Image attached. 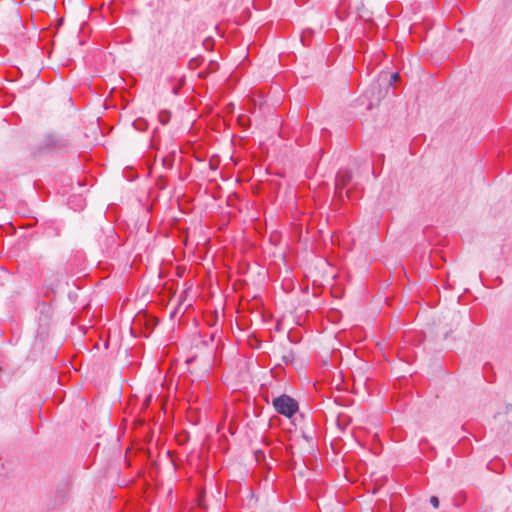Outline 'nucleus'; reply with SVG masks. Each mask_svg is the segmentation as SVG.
Wrapping results in <instances>:
<instances>
[{
	"mask_svg": "<svg viewBox=\"0 0 512 512\" xmlns=\"http://www.w3.org/2000/svg\"><path fill=\"white\" fill-rule=\"evenodd\" d=\"M272 404L279 414L287 418L293 417L299 409L298 402L286 394L274 398Z\"/></svg>",
	"mask_w": 512,
	"mask_h": 512,
	"instance_id": "nucleus-1",
	"label": "nucleus"
},
{
	"mask_svg": "<svg viewBox=\"0 0 512 512\" xmlns=\"http://www.w3.org/2000/svg\"><path fill=\"white\" fill-rule=\"evenodd\" d=\"M67 142L64 138L55 135V134H48L44 137L42 143H41V149L44 150H59L64 147H66Z\"/></svg>",
	"mask_w": 512,
	"mask_h": 512,
	"instance_id": "nucleus-2",
	"label": "nucleus"
},
{
	"mask_svg": "<svg viewBox=\"0 0 512 512\" xmlns=\"http://www.w3.org/2000/svg\"><path fill=\"white\" fill-rule=\"evenodd\" d=\"M352 174L349 170H340L335 179V191L339 197H342V193L347 186V184L351 181Z\"/></svg>",
	"mask_w": 512,
	"mask_h": 512,
	"instance_id": "nucleus-3",
	"label": "nucleus"
},
{
	"mask_svg": "<svg viewBox=\"0 0 512 512\" xmlns=\"http://www.w3.org/2000/svg\"><path fill=\"white\" fill-rule=\"evenodd\" d=\"M61 280L62 275H60L59 273H53L50 280H45L44 285L47 287V289L54 292Z\"/></svg>",
	"mask_w": 512,
	"mask_h": 512,
	"instance_id": "nucleus-4",
	"label": "nucleus"
},
{
	"mask_svg": "<svg viewBox=\"0 0 512 512\" xmlns=\"http://www.w3.org/2000/svg\"><path fill=\"white\" fill-rule=\"evenodd\" d=\"M170 117H171L170 112H168L166 110L159 112V115H158L159 122L163 125H166L170 121Z\"/></svg>",
	"mask_w": 512,
	"mask_h": 512,
	"instance_id": "nucleus-5",
	"label": "nucleus"
},
{
	"mask_svg": "<svg viewBox=\"0 0 512 512\" xmlns=\"http://www.w3.org/2000/svg\"><path fill=\"white\" fill-rule=\"evenodd\" d=\"M162 162H163L164 167H166L167 169H172L173 159L171 156L164 157Z\"/></svg>",
	"mask_w": 512,
	"mask_h": 512,
	"instance_id": "nucleus-6",
	"label": "nucleus"
},
{
	"mask_svg": "<svg viewBox=\"0 0 512 512\" xmlns=\"http://www.w3.org/2000/svg\"><path fill=\"white\" fill-rule=\"evenodd\" d=\"M293 359H294V354H293V352H292V351H291V352H289L287 355H284V356H283V361H284V363H286V364H288V363L292 362V361H293Z\"/></svg>",
	"mask_w": 512,
	"mask_h": 512,
	"instance_id": "nucleus-7",
	"label": "nucleus"
},
{
	"mask_svg": "<svg viewBox=\"0 0 512 512\" xmlns=\"http://www.w3.org/2000/svg\"><path fill=\"white\" fill-rule=\"evenodd\" d=\"M430 503H431V505H432L434 508H438V507H439V499H438V497H436V496H432V497L430 498Z\"/></svg>",
	"mask_w": 512,
	"mask_h": 512,
	"instance_id": "nucleus-8",
	"label": "nucleus"
},
{
	"mask_svg": "<svg viewBox=\"0 0 512 512\" xmlns=\"http://www.w3.org/2000/svg\"><path fill=\"white\" fill-rule=\"evenodd\" d=\"M398 79H399V74L398 73H393L391 75V82H396Z\"/></svg>",
	"mask_w": 512,
	"mask_h": 512,
	"instance_id": "nucleus-9",
	"label": "nucleus"
},
{
	"mask_svg": "<svg viewBox=\"0 0 512 512\" xmlns=\"http://www.w3.org/2000/svg\"><path fill=\"white\" fill-rule=\"evenodd\" d=\"M140 123H141V121H140V120H137V121H135V122H134V126H135L137 129H139V130H141V129H142V128H139V124H140Z\"/></svg>",
	"mask_w": 512,
	"mask_h": 512,
	"instance_id": "nucleus-10",
	"label": "nucleus"
},
{
	"mask_svg": "<svg viewBox=\"0 0 512 512\" xmlns=\"http://www.w3.org/2000/svg\"><path fill=\"white\" fill-rule=\"evenodd\" d=\"M345 193H346V195H347V197H348V198H350V197H351V196H350V191H349V190H347Z\"/></svg>",
	"mask_w": 512,
	"mask_h": 512,
	"instance_id": "nucleus-11",
	"label": "nucleus"
}]
</instances>
